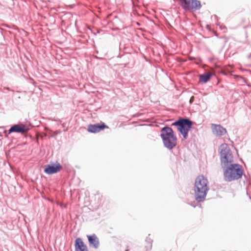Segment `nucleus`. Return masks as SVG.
I'll use <instances>...</instances> for the list:
<instances>
[{
    "mask_svg": "<svg viewBox=\"0 0 251 251\" xmlns=\"http://www.w3.org/2000/svg\"><path fill=\"white\" fill-rule=\"evenodd\" d=\"M221 165L224 170V179L226 182L238 180L242 177V166L233 163V156L230 148L226 143L219 148Z\"/></svg>",
    "mask_w": 251,
    "mask_h": 251,
    "instance_id": "1",
    "label": "nucleus"
},
{
    "mask_svg": "<svg viewBox=\"0 0 251 251\" xmlns=\"http://www.w3.org/2000/svg\"><path fill=\"white\" fill-rule=\"evenodd\" d=\"M208 181L203 175L198 176L195 179L194 186V196L198 202L203 201L209 190Z\"/></svg>",
    "mask_w": 251,
    "mask_h": 251,
    "instance_id": "2",
    "label": "nucleus"
},
{
    "mask_svg": "<svg viewBox=\"0 0 251 251\" xmlns=\"http://www.w3.org/2000/svg\"><path fill=\"white\" fill-rule=\"evenodd\" d=\"M160 137L164 147L172 150L177 145V138L173 129L166 126L160 130Z\"/></svg>",
    "mask_w": 251,
    "mask_h": 251,
    "instance_id": "3",
    "label": "nucleus"
},
{
    "mask_svg": "<svg viewBox=\"0 0 251 251\" xmlns=\"http://www.w3.org/2000/svg\"><path fill=\"white\" fill-rule=\"evenodd\" d=\"M193 122L188 118L180 117L173 122L171 126H176L184 139L188 136L189 131L192 128Z\"/></svg>",
    "mask_w": 251,
    "mask_h": 251,
    "instance_id": "4",
    "label": "nucleus"
},
{
    "mask_svg": "<svg viewBox=\"0 0 251 251\" xmlns=\"http://www.w3.org/2000/svg\"><path fill=\"white\" fill-rule=\"evenodd\" d=\"M29 128L26 125L23 124H14L12 125L8 131V134L12 132L21 133L22 134L28 132Z\"/></svg>",
    "mask_w": 251,
    "mask_h": 251,
    "instance_id": "5",
    "label": "nucleus"
},
{
    "mask_svg": "<svg viewBox=\"0 0 251 251\" xmlns=\"http://www.w3.org/2000/svg\"><path fill=\"white\" fill-rule=\"evenodd\" d=\"M62 169V166L58 162L51 163L46 165L44 168V173L47 175L57 173Z\"/></svg>",
    "mask_w": 251,
    "mask_h": 251,
    "instance_id": "6",
    "label": "nucleus"
},
{
    "mask_svg": "<svg viewBox=\"0 0 251 251\" xmlns=\"http://www.w3.org/2000/svg\"><path fill=\"white\" fill-rule=\"evenodd\" d=\"M108 127V126L104 123H101V124H90L88 126L87 131L90 133H96Z\"/></svg>",
    "mask_w": 251,
    "mask_h": 251,
    "instance_id": "7",
    "label": "nucleus"
},
{
    "mask_svg": "<svg viewBox=\"0 0 251 251\" xmlns=\"http://www.w3.org/2000/svg\"><path fill=\"white\" fill-rule=\"evenodd\" d=\"M211 129L213 133L217 136H222L226 133V129L221 125L212 124Z\"/></svg>",
    "mask_w": 251,
    "mask_h": 251,
    "instance_id": "8",
    "label": "nucleus"
},
{
    "mask_svg": "<svg viewBox=\"0 0 251 251\" xmlns=\"http://www.w3.org/2000/svg\"><path fill=\"white\" fill-rule=\"evenodd\" d=\"M89 246L96 249H98L100 246L99 239L95 234L87 235Z\"/></svg>",
    "mask_w": 251,
    "mask_h": 251,
    "instance_id": "9",
    "label": "nucleus"
},
{
    "mask_svg": "<svg viewBox=\"0 0 251 251\" xmlns=\"http://www.w3.org/2000/svg\"><path fill=\"white\" fill-rule=\"evenodd\" d=\"M75 251H89L87 246L80 238H77L75 241Z\"/></svg>",
    "mask_w": 251,
    "mask_h": 251,
    "instance_id": "10",
    "label": "nucleus"
},
{
    "mask_svg": "<svg viewBox=\"0 0 251 251\" xmlns=\"http://www.w3.org/2000/svg\"><path fill=\"white\" fill-rule=\"evenodd\" d=\"M212 74L211 73H205L199 75L200 82L205 83L207 82L212 77Z\"/></svg>",
    "mask_w": 251,
    "mask_h": 251,
    "instance_id": "11",
    "label": "nucleus"
},
{
    "mask_svg": "<svg viewBox=\"0 0 251 251\" xmlns=\"http://www.w3.org/2000/svg\"><path fill=\"white\" fill-rule=\"evenodd\" d=\"M146 242L148 244V246H146V248H149L150 249H151L152 247L151 242L152 240L151 239H147L146 240Z\"/></svg>",
    "mask_w": 251,
    "mask_h": 251,
    "instance_id": "12",
    "label": "nucleus"
},
{
    "mask_svg": "<svg viewBox=\"0 0 251 251\" xmlns=\"http://www.w3.org/2000/svg\"><path fill=\"white\" fill-rule=\"evenodd\" d=\"M235 77L238 78V80H242V81L244 83H247V80L246 79L244 78L242 76H238V75H235Z\"/></svg>",
    "mask_w": 251,
    "mask_h": 251,
    "instance_id": "13",
    "label": "nucleus"
},
{
    "mask_svg": "<svg viewBox=\"0 0 251 251\" xmlns=\"http://www.w3.org/2000/svg\"><path fill=\"white\" fill-rule=\"evenodd\" d=\"M61 130H56L55 131V132H54L53 133V136H56L57 135L60 134L61 133Z\"/></svg>",
    "mask_w": 251,
    "mask_h": 251,
    "instance_id": "14",
    "label": "nucleus"
},
{
    "mask_svg": "<svg viewBox=\"0 0 251 251\" xmlns=\"http://www.w3.org/2000/svg\"><path fill=\"white\" fill-rule=\"evenodd\" d=\"M194 100H195V97L194 96H192L190 99V100H189V102L190 104H192L194 101Z\"/></svg>",
    "mask_w": 251,
    "mask_h": 251,
    "instance_id": "15",
    "label": "nucleus"
},
{
    "mask_svg": "<svg viewBox=\"0 0 251 251\" xmlns=\"http://www.w3.org/2000/svg\"><path fill=\"white\" fill-rule=\"evenodd\" d=\"M3 89H5V90H7L8 91H13V90H12L9 87H4Z\"/></svg>",
    "mask_w": 251,
    "mask_h": 251,
    "instance_id": "16",
    "label": "nucleus"
},
{
    "mask_svg": "<svg viewBox=\"0 0 251 251\" xmlns=\"http://www.w3.org/2000/svg\"><path fill=\"white\" fill-rule=\"evenodd\" d=\"M222 74H223L224 75H227V73L225 72H222Z\"/></svg>",
    "mask_w": 251,
    "mask_h": 251,
    "instance_id": "17",
    "label": "nucleus"
},
{
    "mask_svg": "<svg viewBox=\"0 0 251 251\" xmlns=\"http://www.w3.org/2000/svg\"><path fill=\"white\" fill-rule=\"evenodd\" d=\"M191 206H192L193 207H196V205H195L194 204H193V203H191L190 204Z\"/></svg>",
    "mask_w": 251,
    "mask_h": 251,
    "instance_id": "18",
    "label": "nucleus"
},
{
    "mask_svg": "<svg viewBox=\"0 0 251 251\" xmlns=\"http://www.w3.org/2000/svg\"><path fill=\"white\" fill-rule=\"evenodd\" d=\"M4 133H5V136L7 137V134L6 133V130L4 131Z\"/></svg>",
    "mask_w": 251,
    "mask_h": 251,
    "instance_id": "19",
    "label": "nucleus"
},
{
    "mask_svg": "<svg viewBox=\"0 0 251 251\" xmlns=\"http://www.w3.org/2000/svg\"><path fill=\"white\" fill-rule=\"evenodd\" d=\"M213 17H214L215 18H217V17L216 15H214Z\"/></svg>",
    "mask_w": 251,
    "mask_h": 251,
    "instance_id": "20",
    "label": "nucleus"
},
{
    "mask_svg": "<svg viewBox=\"0 0 251 251\" xmlns=\"http://www.w3.org/2000/svg\"><path fill=\"white\" fill-rule=\"evenodd\" d=\"M223 28H226V26H224L223 28H222V29H223Z\"/></svg>",
    "mask_w": 251,
    "mask_h": 251,
    "instance_id": "21",
    "label": "nucleus"
},
{
    "mask_svg": "<svg viewBox=\"0 0 251 251\" xmlns=\"http://www.w3.org/2000/svg\"><path fill=\"white\" fill-rule=\"evenodd\" d=\"M126 251H127V250H126Z\"/></svg>",
    "mask_w": 251,
    "mask_h": 251,
    "instance_id": "22",
    "label": "nucleus"
}]
</instances>
